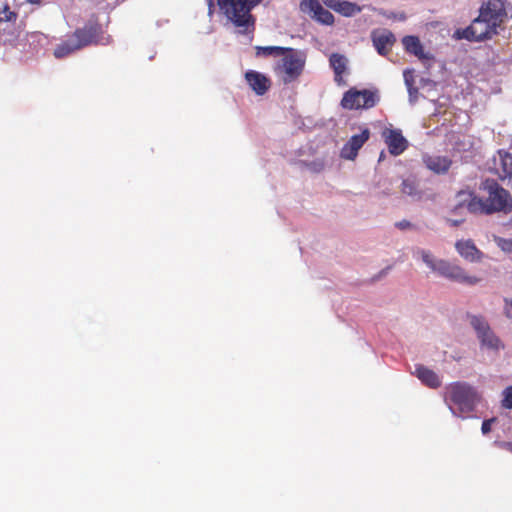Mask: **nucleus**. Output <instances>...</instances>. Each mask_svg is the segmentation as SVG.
Segmentation results:
<instances>
[{
    "instance_id": "1",
    "label": "nucleus",
    "mask_w": 512,
    "mask_h": 512,
    "mask_svg": "<svg viewBox=\"0 0 512 512\" xmlns=\"http://www.w3.org/2000/svg\"><path fill=\"white\" fill-rule=\"evenodd\" d=\"M506 16L503 0H488L483 3L478 17L471 23L477 42L491 39L497 35V28L500 27Z\"/></svg>"
},
{
    "instance_id": "2",
    "label": "nucleus",
    "mask_w": 512,
    "mask_h": 512,
    "mask_svg": "<svg viewBox=\"0 0 512 512\" xmlns=\"http://www.w3.org/2000/svg\"><path fill=\"white\" fill-rule=\"evenodd\" d=\"M480 399L478 391L464 381L450 383L445 388V402L453 415L458 417L464 418L465 415L472 413Z\"/></svg>"
},
{
    "instance_id": "3",
    "label": "nucleus",
    "mask_w": 512,
    "mask_h": 512,
    "mask_svg": "<svg viewBox=\"0 0 512 512\" xmlns=\"http://www.w3.org/2000/svg\"><path fill=\"white\" fill-rule=\"evenodd\" d=\"M262 0H217L219 8L228 20L239 28L238 33L248 35L252 40L255 30V17L251 10Z\"/></svg>"
},
{
    "instance_id": "4",
    "label": "nucleus",
    "mask_w": 512,
    "mask_h": 512,
    "mask_svg": "<svg viewBox=\"0 0 512 512\" xmlns=\"http://www.w3.org/2000/svg\"><path fill=\"white\" fill-rule=\"evenodd\" d=\"M467 209L474 214L509 213L512 210L511 194H488L487 197L474 196Z\"/></svg>"
},
{
    "instance_id": "5",
    "label": "nucleus",
    "mask_w": 512,
    "mask_h": 512,
    "mask_svg": "<svg viewBox=\"0 0 512 512\" xmlns=\"http://www.w3.org/2000/svg\"><path fill=\"white\" fill-rule=\"evenodd\" d=\"M277 62L275 72L281 76L284 84H289L300 77L305 67V54L289 47Z\"/></svg>"
},
{
    "instance_id": "6",
    "label": "nucleus",
    "mask_w": 512,
    "mask_h": 512,
    "mask_svg": "<svg viewBox=\"0 0 512 512\" xmlns=\"http://www.w3.org/2000/svg\"><path fill=\"white\" fill-rule=\"evenodd\" d=\"M380 101L378 90L351 88L346 91L341 100V106L348 110L370 109Z\"/></svg>"
},
{
    "instance_id": "7",
    "label": "nucleus",
    "mask_w": 512,
    "mask_h": 512,
    "mask_svg": "<svg viewBox=\"0 0 512 512\" xmlns=\"http://www.w3.org/2000/svg\"><path fill=\"white\" fill-rule=\"evenodd\" d=\"M17 18L18 13L10 10L8 5L0 10V43L11 44L17 40L19 36L16 27Z\"/></svg>"
},
{
    "instance_id": "8",
    "label": "nucleus",
    "mask_w": 512,
    "mask_h": 512,
    "mask_svg": "<svg viewBox=\"0 0 512 512\" xmlns=\"http://www.w3.org/2000/svg\"><path fill=\"white\" fill-rule=\"evenodd\" d=\"M435 272H438L441 276L452 281L468 285H475L480 281V279L475 276L467 275L460 266L451 264L445 260L437 261V270Z\"/></svg>"
},
{
    "instance_id": "9",
    "label": "nucleus",
    "mask_w": 512,
    "mask_h": 512,
    "mask_svg": "<svg viewBox=\"0 0 512 512\" xmlns=\"http://www.w3.org/2000/svg\"><path fill=\"white\" fill-rule=\"evenodd\" d=\"M470 324L477 332V336L481 341V344L490 348L498 350L501 345L499 338L491 331L488 323L484 318L479 316H471Z\"/></svg>"
},
{
    "instance_id": "10",
    "label": "nucleus",
    "mask_w": 512,
    "mask_h": 512,
    "mask_svg": "<svg viewBox=\"0 0 512 512\" xmlns=\"http://www.w3.org/2000/svg\"><path fill=\"white\" fill-rule=\"evenodd\" d=\"M370 137V130L365 128L360 134L353 135L342 147L340 156L346 160H354L358 151L362 148L366 141Z\"/></svg>"
},
{
    "instance_id": "11",
    "label": "nucleus",
    "mask_w": 512,
    "mask_h": 512,
    "mask_svg": "<svg viewBox=\"0 0 512 512\" xmlns=\"http://www.w3.org/2000/svg\"><path fill=\"white\" fill-rule=\"evenodd\" d=\"M388 147L389 153L393 156L402 154L408 148V141L402 135L400 129H386L382 134Z\"/></svg>"
},
{
    "instance_id": "12",
    "label": "nucleus",
    "mask_w": 512,
    "mask_h": 512,
    "mask_svg": "<svg viewBox=\"0 0 512 512\" xmlns=\"http://www.w3.org/2000/svg\"><path fill=\"white\" fill-rule=\"evenodd\" d=\"M245 79L249 86L251 87V89L257 95H264L271 86L270 79L264 74L255 70H248L245 73Z\"/></svg>"
},
{
    "instance_id": "13",
    "label": "nucleus",
    "mask_w": 512,
    "mask_h": 512,
    "mask_svg": "<svg viewBox=\"0 0 512 512\" xmlns=\"http://www.w3.org/2000/svg\"><path fill=\"white\" fill-rule=\"evenodd\" d=\"M371 38L373 46L381 56L388 54L390 47L396 40L394 34L388 30H382L380 32L374 31L371 35Z\"/></svg>"
},
{
    "instance_id": "14",
    "label": "nucleus",
    "mask_w": 512,
    "mask_h": 512,
    "mask_svg": "<svg viewBox=\"0 0 512 512\" xmlns=\"http://www.w3.org/2000/svg\"><path fill=\"white\" fill-rule=\"evenodd\" d=\"M496 170L501 180L512 176V154L504 151H498V157L494 158Z\"/></svg>"
},
{
    "instance_id": "15",
    "label": "nucleus",
    "mask_w": 512,
    "mask_h": 512,
    "mask_svg": "<svg viewBox=\"0 0 512 512\" xmlns=\"http://www.w3.org/2000/svg\"><path fill=\"white\" fill-rule=\"evenodd\" d=\"M414 374L426 386L430 388H438L441 386V381L438 375L431 369L418 364L415 366Z\"/></svg>"
},
{
    "instance_id": "16",
    "label": "nucleus",
    "mask_w": 512,
    "mask_h": 512,
    "mask_svg": "<svg viewBox=\"0 0 512 512\" xmlns=\"http://www.w3.org/2000/svg\"><path fill=\"white\" fill-rule=\"evenodd\" d=\"M423 162L429 170H431L437 174L447 172L452 164V161L448 157H445V156L425 155V156H423Z\"/></svg>"
},
{
    "instance_id": "17",
    "label": "nucleus",
    "mask_w": 512,
    "mask_h": 512,
    "mask_svg": "<svg viewBox=\"0 0 512 512\" xmlns=\"http://www.w3.org/2000/svg\"><path fill=\"white\" fill-rule=\"evenodd\" d=\"M329 64L334 71V80L338 85L343 84L342 75L347 70L348 59L339 53H332L329 58Z\"/></svg>"
},
{
    "instance_id": "18",
    "label": "nucleus",
    "mask_w": 512,
    "mask_h": 512,
    "mask_svg": "<svg viewBox=\"0 0 512 512\" xmlns=\"http://www.w3.org/2000/svg\"><path fill=\"white\" fill-rule=\"evenodd\" d=\"M97 35V28L95 26H85L84 28L77 29L71 38L79 45V49L92 43Z\"/></svg>"
},
{
    "instance_id": "19",
    "label": "nucleus",
    "mask_w": 512,
    "mask_h": 512,
    "mask_svg": "<svg viewBox=\"0 0 512 512\" xmlns=\"http://www.w3.org/2000/svg\"><path fill=\"white\" fill-rule=\"evenodd\" d=\"M402 44L405 50L419 59H430L428 54H425L423 51V46L418 37L408 35L403 37Z\"/></svg>"
},
{
    "instance_id": "20",
    "label": "nucleus",
    "mask_w": 512,
    "mask_h": 512,
    "mask_svg": "<svg viewBox=\"0 0 512 512\" xmlns=\"http://www.w3.org/2000/svg\"><path fill=\"white\" fill-rule=\"evenodd\" d=\"M458 253L469 261H476L480 258L481 252L477 249L471 240L458 241L455 244Z\"/></svg>"
},
{
    "instance_id": "21",
    "label": "nucleus",
    "mask_w": 512,
    "mask_h": 512,
    "mask_svg": "<svg viewBox=\"0 0 512 512\" xmlns=\"http://www.w3.org/2000/svg\"><path fill=\"white\" fill-rule=\"evenodd\" d=\"M79 50V45L70 37L65 42L59 44L54 50V56L58 59L64 58L71 53Z\"/></svg>"
},
{
    "instance_id": "22",
    "label": "nucleus",
    "mask_w": 512,
    "mask_h": 512,
    "mask_svg": "<svg viewBox=\"0 0 512 512\" xmlns=\"http://www.w3.org/2000/svg\"><path fill=\"white\" fill-rule=\"evenodd\" d=\"M335 12L345 17H352L357 13L361 12V7H359L356 3L350 1L339 0Z\"/></svg>"
},
{
    "instance_id": "23",
    "label": "nucleus",
    "mask_w": 512,
    "mask_h": 512,
    "mask_svg": "<svg viewBox=\"0 0 512 512\" xmlns=\"http://www.w3.org/2000/svg\"><path fill=\"white\" fill-rule=\"evenodd\" d=\"M256 56H281L289 50V47H281V46H256Z\"/></svg>"
},
{
    "instance_id": "24",
    "label": "nucleus",
    "mask_w": 512,
    "mask_h": 512,
    "mask_svg": "<svg viewBox=\"0 0 512 512\" xmlns=\"http://www.w3.org/2000/svg\"><path fill=\"white\" fill-rule=\"evenodd\" d=\"M453 38L456 40H468L470 42H477V38L474 34L472 24L464 29H457L453 33Z\"/></svg>"
},
{
    "instance_id": "25",
    "label": "nucleus",
    "mask_w": 512,
    "mask_h": 512,
    "mask_svg": "<svg viewBox=\"0 0 512 512\" xmlns=\"http://www.w3.org/2000/svg\"><path fill=\"white\" fill-rule=\"evenodd\" d=\"M480 190L485 192H508L506 189L501 187L496 179L486 178L481 182L479 187Z\"/></svg>"
},
{
    "instance_id": "26",
    "label": "nucleus",
    "mask_w": 512,
    "mask_h": 512,
    "mask_svg": "<svg viewBox=\"0 0 512 512\" xmlns=\"http://www.w3.org/2000/svg\"><path fill=\"white\" fill-rule=\"evenodd\" d=\"M313 18L325 25H332L334 23L333 14L327 9L323 8L322 5H320V7L317 9Z\"/></svg>"
},
{
    "instance_id": "27",
    "label": "nucleus",
    "mask_w": 512,
    "mask_h": 512,
    "mask_svg": "<svg viewBox=\"0 0 512 512\" xmlns=\"http://www.w3.org/2000/svg\"><path fill=\"white\" fill-rule=\"evenodd\" d=\"M320 5L318 0H302L300 2V10L304 13H313L314 17Z\"/></svg>"
},
{
    "instance_id": "28",
    "label": "nucleus",
    "mask_w": 512,
    "mask_h": 512,
    "mask_svg": "<svg viewBox=\"0 0 512 512\" xmlns=\"http://www.w3.org/2000/svg\"><path fill=\"white\" fill-rule=\"evenodd\" d=\"M418 254L421 256L423 262L432 270H437V261L434 260L432 254L429 251L420 249Z\"/></svg>"
},
{
    "instance_id": "29",
    "label": "nucleus",
    "mask_w": 512,
    "mask_h": 512,
    "mask_svg": "<svg viewBox=\"0 0 512 512\" xmlns=\"http://www.w3.org/2000/svg\"><path fill=\"white\" fill-rule=\"evenodd\" d=\"M501 406L505 409H512V386L506 387L502 392Z\"/></svg>"
},
{
    "instance_id": "30",
    "label": "nucleus",
    "mask_w": 512,
    "mask_h": 512,
    "mask_svg": "<svg viewBox=\"0 0 512 512\" xmlns=\"http://www.w3.org/2000/svg\"><path fill=\"white\" fill-rule=\"evenodd\" d=\"M495 241L497 245L501 248V250H503L504 252H512V239L496 237Z\"/></svg>"
},
{
    "instance_id": "31",
    "label": "nucleus",
    "mask_w": 512,
    "mask_h": 512,
    "mask_svg": "<svg viewBox=\"0 0 512 512\" xmlns=\"http://www.w3.org/2000/svg\"><path fill=\"white\" fill-rule=\"evenodd\" d=\"M403 76H404V82H405V85L407 88L414 86L415 80H414L413 71L405 70Z\"/></svg>"
},
{
    "instance_id": "32",
    "label": "nucleus",
    "mask_w": 512,
    "mask_h": 512,
    "mask_svg": "<svg viewBox=\"0 0 512 512\" xmlns=\"http://www.w3.org/2000/svg\"><path fill=\"white\" fill-rule=\"evenodd\" d=\"M408 95H409V102L411 104H414L418 97V88L415 86H411L410 88H407Z\"/></svg>"
},
{
    "instance_id": "33",
    "label": "nucleus",
    "mask_w": 512,
    "mask_h": 512,
    "mask_svg": "<svg viewBox=\"0 0 512 512\" xmlns=\"http://www.w3.org/2000/svg\"><path fill=\"white\" fill-rule=\"evenodd\" d=\"M495 421H496V418H491V419L484 420L482 422V426H481L482 433L483 434L489 433L491 431V425Z\"/></svg>"
},
{
    "instance_id": "34",
    "label": "nucleus",
    "mask_w": 512,
    "mask_h": 512,
    "mask_svg": "<svg viewBox=\"0 0 512 512\" xmlns=\"http://www.w3.org/2000/svg\"><path fill=\"white\" fill-rule=\"evenodd\" d=\"M395 226L398 229H400V230H406V229L414 228V225L411 222L407 221V220H402V221L396 222Z\"/></svg>"
},
{
    "instance_id": "35",
    "label": "nucleus",
    "mask_w": 512,
    "mask_h": 512,
    "mask_svg": "<svg viewBox=\"0 0 512 512\" xmlns=\"http://www.w3.org/2000/svg\"><path fill=\"white\" fill-rule=\"evenodd\" d=\"M504 312H505V315L508 318H512V299H510V300L506 299L505 300Z\"/></svg>"
},
{
    "instance_id": "36",
    "label": "nucleus",
    "mask_w": 512,
    "mask_h": 512,
    "mask_svg": "<svg viewBox=\"0 0 512 512\" xmlns=\"http://www.w3.org/2000/svg\"><path fill=\"white\" fill-rule=\"evenodd\" d=\"M309 167L314 172H319L323 169V163L321 162H312L309 164Z\"/></svg>"
},
{
    "instance_id": "37",
    "label": "nucleus",
    "mask_w": 512,
    "mask_h": 512,
    "mask_svg": "<svg viewBox=\"0 0 512 512\" xmlns=\"http://www.w3.org/2000/svg\"><path fill=\"white\" fill-rule=\"evenodd\" d=\"M323 3L330 9L334 10L336 9L337 7V4L339 2V0H322Z\"/></svg>"
},
{
    "instance_id": "38",
    "label": "nucleus",
    "mask_w": 512,
    "mask_h": 512,
    "mask_svg": "<svg viewBox=\"0 0 512 512\" xmlns=\"http://www.w3.org/2000/svg\"><path fill=\"white\" fill-rule=\"evenodd\" d=\"M463 219H459V220H453V219H447V222L451 225V226H459L461 223H463Z\"/></svg>"
},
{
    "instance_id": "39",
    "label": "nucleus",
    "mask_w": 512,
    "mask_h": 512,
    "mask_svg": "<svg viewBox=\"0 0 512 512\" xmlns=\"http://www.w3.org/2000/svg\"><path fill=\"white\" fill-rule=\"evenodd\" d=\"M501 447L512 452V442H502Z\"/></svg>"
},
{
    "instance_id": "40",
    "label": "nucleus",
    "mask_w": 512,
    "mask_h": 512,
    "mask_svg": "<svg viewBox=\"0 0 512 512\" xmlns=\"http://www.w3.org/2000/svg\"><path fill=\"white\" fill-rule=\"evenodd\" d=\"M214 11V0H208V12L212 15Z\"/></svg>"
},
{
    "instance_id": "41",
    "label": "nucleus",
    "mask_w": 512,
    "mask_h": 512,
    "mask_svg": "<svg viewBox=\"0 0 512 512\" xmlns=\"http://www.w3.org/2000/svg\"><path fill=\"white\" fill-rule=\"evenodd\" d=\"M379 14H381V15H383V16H386V17H388V18L396 17V15H395L393 12H391L390 14H387V13H386L385 11H383V10H380V11H379Z\"/></svg>"
},
{
    "instance_id": "42",
    "label": "nucleus",
    "mask_w": 512,
    "mask_h": 512,
    "mask_svg": "<svg viewBox=\"0 0 512 512\" xmlns=\"http://www.w3.org/2000/svg\"><path fill=\"white\" fill-rule=\"evenodd\" d=\"M26 1L31 4H39L41 2V0H26Z\"/></svg>"
},
{
    "instance_id": "43",
    "label": "nucleus",
    "mask_w": 512,
    "mask_h": 512,
    "mask_svg": "<svg viewBox=\"0 0 512 512\" xmlns=\"http://www.w3.org/2000/svg\"><path fill=\"white\" fill-rule=\"evenodd\" d=\"M385 158V152L382 151L379 156V162L382 161Z\"/></svg>"
},
{
    "instance_id": "44",
    "label": "nucleus",
    "mask_w": 512,
    "mask_h": 512,
    "mask_svg": "<svg viewBox=\"0 0 512 512\" xmlns=\"http://www.w3.org/2000/svg\"><path fill=\"white\" fill-rule=\"evenodd\" d=\"M399 19H400V20H405V19H406L405 14H403V13H402L401 15H399Z\"/></svg>"
}]
</instances>
